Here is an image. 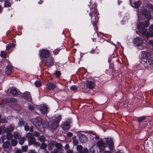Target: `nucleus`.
I'll list each match as a JSON object with an SVG mask.
<instances>
[{"label":"nucleus","mask_w":153,"mask_h":153,"mask_svg":"<svg viewBox=\"0 0 153 153\" xmlns=\"http://www.w3.org/2000/svg\"><path fill=\"white\" fill-rule=\"evenodd\" d=\"M18 124L19 125L22 126L23 125L24 122L22 121H21L19 122Z\"/></svg>","instance_id":"864d4df0"},{"label":"nucleus","mask_w":153,"mask_h":153,"mask_svg":"<svg viewBox=\"0 0 153 153\" xmlns=\"http://www.w3.org/2000/svg\"><path fill=\"white\" fill-rule=\"evenodd\" d=\"M39 140L42 142H43L45 141V137L44 136H40L38 138Z\"/></svg>","instance_id":"f704fd0d"},{"label":"nucleus","mask_w":153,"mask_h":153,"mask_svg":"<svg viewBox=\"0 0 153 153\" xmlns=\"http://www.w3.org/2000/svg\"><path fill=\"white\" fill-rule=\"evenodd\" d=\"M27 153H36L34 150H31L27 152Z\"/></svg>","instance_id":"3c124183"},{"label":"nucleus","mask_w":153,"mask_h":153,"mask_svg":"<svg viewBox=\"0 0 153 153\" xmlns=\"http://www.w3.org/2000/svg\"><path fill=\"white\" fill-rule=\"evenodd\" d=\"M82 152V153H88V150L86 148H84Z\"/></svg>","instance_id":"37998d69"},{"label":"nucleus","mask_w":153,"mask_h":153,"mask_svg":"<svg viewBox=\"0 0 153 153\" xmlns=\"http://www.w3.org/2000/svg\"><path fill=\"white\" fill-rule=\"evenodd\" d=\"M25 140L26 139L25 138L22 137L19 140V143L21 145L23 144Z\"/></svg>","instance_id":"473e14b6"},{"label":"nucleus","mask_w":153,"mask_h":153,"mask_svg":"<svg viewBox=\"0 0 153 153\" xmlns=\"http://www.w3.org/2000/svg\"><path fill=\"white\" fill-rule=\"evenodd\" d=\"M35 85L37 87H39L41 85V82L39 81H36L34 83Z\"/></svg>","instance_id":"7c9ffc66"},{"label":"nucleus","mask_w":153,"mask_h":153,"mask_svg":"<svg viewBox=\"0 0 153 153\" xmlns=\"http://www.w3.org/2000/svg\"><path fill=\"white\" fill-rule=\"evenodd\" d=\"M10 93L13 96L17 95L18 94V92L16 89L14 88H10Z\"/></svg>","instance_id":"6ab92c4d"},{"label":"nucleus","mask_w":153,"mask_h":153,"mask_svg":"<svg viewBox=\"0 0 153 153\" xmlns=\"http://www.w3.org/2000/svg\"><path fill=\"white\" fill-rule=\"evenodd\" d=\"M60 75V72L59 71H57L55 73V75L56 77H59Z\"/></svg>","instance_id":"79ce46f5"},{"label":"nucleus","mask_w":153,"mask_h":153,"mask_svg":"<svg viewBox=\"0 0 153 153\" xmlns=\"http://www.w3.org/2000/svg\"><path fill=\"white\" fill-rule=\"evenodd\" d=\"M48 108L45 105H41L40 108V110L41 113L42 114H45L47 112Z\"/></svg>","instance_id":"a211bd4d"},{"label":"nucleus","mask_w":153,"mask_h":153,"mask_svg":"<svg viewBox=\"0 0 153 153\" xmlns=\"http://www.w3.org/2000/svg\"><path fill=\"white\" fill-rule=\"evenodd\" d=\"M33 127L32 126L30 127V131L31 132H33Z\"/></svg>","instance_id":"69168bd1"},{"label":"nucleus","mask_w":153,"mask_h":153,"mask_svg":"<svg viewBox=\"0 0 153 153\" xmlns=\"http://www.w3.org/2000/svg\"><path fill=\"white\" fill-rule=\"evenodd\" d=\"M6 100H8V99H5ZM17 100L14 98H10L9 100H7V102L10 101V102H16Z\"/></svg>","instance_id":"ea45409f"},{"label":"nucleus","mask_w":153,"mask_h":153,"mask_svg":"<svg viewBox=\"0 0 153 153\" xmlns=\"http://www.w3.org/2000/svg\"><path fill=\"white\" fill-rule=\"evenodd\" d=\"M11 48V45L9 44L7 45L6 46V49L7 50H9Z\"/></svg>","instance_id":"6e6d98bb"},{"label":"nucleus","mask_w":153,"mask_h":153,"mask_svg":"<svg viewBox=\"0 0 153 153\" xmlns=\"http://www.w3.org/2000/svg\"><path fill=\"white\" fill-rule=\"evenodd\" d=\"M67 135L68 137H72L73 135V134L71 132H68L67 133Z\"/></svg>","instance_id":"09e8293b"},{"label":"nucleus","mask_w":153,"mask_h":153,"mask_svg":"<svg viewBox=\"0 0 153 153\" xmlns=\"http://www.w3.org/2000/svg\"><path fill=\"white\" fill-rule=\"evenodd\" d=\"M3 129V130L4 129V127H3L2 126H0V134H1V133L2 131V129Z\"/></svg>","instance_id":"13d9d810"},{"label":"nucleus","mask_w":153,"mask_h":153,"mask_svg":"<svg viewBox=\"0 0 153 153\" xmlns=\"http://www.w3.org/2000/svg\"><path fill=\"white\" fill-rule=\"evenodd\" d=\"M133 42L135 46H140L143 43V41L142 38L136 37L134 39Z\"/></svg>","instance_id":"6e6552de"},{"label":"nucleus","mask_w":153,"mask_h":153,"mask_svg":"<svg viewBox=\"0 0 153 153\" xmlns=\"http://www.w3.org/2000/svg\"><path fill=\"white\" fill-rule=\"evenodd\" d=\"M28 108L30 110H33L34 109V107L33 105H30L28 106Z\"/></svg>","instance_id":"a18cd8bd"},{"label":"nucleus","mask_w":153,"mask_h":153,"mask_svg":"<svg viewBox=\"0 0 153 153\" xmlns=\"http://www.w3.org/2000/svg\"><path fill=\"white\" fill-rule=\"evenodd\" d=\"M149 22L148 20H146L143 23H140L138 26V31L143 35L145 36L148 39L150 36H153V25L149 27V32H146L147 30L145 27H148L149 25Z\"/></svg>","instance_id":"f257e3e1"},{"label":"nucleus","mask_w":153,"mask_h":153,"mask_svg":"<svg viewBox=\"0 0 153 153\" xmlns=\"http://www.w3.org/2000/svg\"><path fill=\"white\" fill-rule=\"evenodd\" d=\"M5 3L4 4V7H10L11 6V3L8 1L7 0H4Z\"/></svg>","instance_id":"bb28decb"},{"label":"nucleus","mask_w":153,"mask_h":153,"mask_svg":"<svg viewBox=\"0 0 153 153\" xmlns=\"http://www.w3.org/2000/svg\"><path fill=\"white\" fill-rule=\"evenodd\" d=\"M149 44L152 46H153V42L152 40H150L149 42Z\"/></svg>","instance_id":"bf43d9fd"},{"label":"nucleus","mask_w":153,"mask_h":153,"mask_svg":"<svg viewBox=\"0 0 153 153\" xmlns=\"http://www.w3.org/2000/svg\"><path fill=\"white\" fill-rule=\"evenodd\" d=\"M79 140L81 143H84L87 141V138L85 135L83 134H80L79 137Z\"/></svg>","instance_id":"dca6fc26"},{"label":"nucleus","mask_w":153,"mask_h":153,"mask_svg":"<svg viewBox=\"0 0 153 153\" xmlns=\"http://www.w3.org/2000/svg\"><path fill=\"white\" fill-rule=\"evenodd\" d=\"M62 119V116L59 115L57 116L55 118L54 121L56 122L59 123V122Z\"/></svg>","instance_id":"a878e982"},{"label":"nucleus","mask_w":153,"mask_h":153,"mask_svg":"<svg viewBox=\"0 0 153 153\" xmlns=\"http://www.w3.org/2000/svg\"><path fill=\"white\" fill-rule=\"evenodd\" d=\"M12 72V67L10 65H8L6 67L5 70V72L6 74L10 75Z\"/></svg>","instance_id":"f3484780"},{"label":"nucleus","mask_w":153,"mask_h":153,"mask_svg":"<svg viewBox=\"0 0 153 153\" xmlns=\"http://www.w3.org/2000/svg\"><path fill=\"white\" fill-rule=\"evenodd\" d=\"M76 149L79 152L78 153H82V147L81 145H77L76 147Z\"/></svg>","instance_id":"cd10ccee"},{"label":"nucleus","mask_w":153,"mask_h":153,"mask_svg":"<svg viewBox=\"0 0 153 153\" xmlns=\"http://www.w3.org/2000/svg\"><path fill=\"white\" fill-rule=\"evenodd\" d=\"M10 145V143L8 141H6L3 143L2 146L4 149H5L7 148Z\"/></svg>","instance_id":"b1692460"},{"label":"nucleus","mask_w":153,"mask_h":153,"mask_svg":"<svg viewBox=\"0 0 153 153\" xmlns=\"http://www.w3.org/2000/svg\"><path fill=\"white\" fill-rule=\"evenodd\" d=\"M15 128V126L14 124H10L7 126L6 128L4 127V131L6 133L12 132L14 130Z\"/></svg>","instance_id":"1a4fd4ad"},{"label":"nucleus","mask_w":153,"mask_h":153,"mask_svg":"<svg viewBox=\"0 0 153 153\" xmlns=\"http://www.w3.org/2000/svg\"><path fill=\"white\" fill-rule=\"evenodd\" d=\"M59 51H60L59 49V50L58 49H56L53 51V52L55 54H57L59 52Z\"/></svg>","instance_id":"de8ad7c7"},{"label":"nucleus","mask_w":153,"mask_h":153,"mask_svg":"<svg viewBox=\"0 0 153 153\" xmlns=\"http://www.w3.org/2000/svg\"><path fill=\"white\" fill-rule=\"evenodd\" d=\"M89 15L91 17V22L93 26L96 27V24L98 20V13L96 9H95L93 13H90Z\"/></svg>","instance_id":"7ed1b4c3"},{"label":"nucleus","mask_w":153,"mask_h":153,"mask_svg":"<svg viewBox=\"0 0 153 153\" xmlns=\"http://www.w3.org/2000/svg\"><path fill=\"white\" fill-rule=\"evenodd\" d=\"M32 134L31 133H28L27 134V137H28L29 143H30L31 144H33L36 141V140L33 137H30V136H31Z\"/></svg>","instance_id":"4468645a"},{"label":"nucleus","mask_w":153,"mask_h":153,"mask_svg":"<svg viewBox=\"0 0 153 153\" xmlns=\"http://www.w3.org/2000/svg\"><path fill=\"white\" fill-rule=\"evenodd\" d=\"M106 142L108 145L110 149H112L114 144L112 140L110 138H108Z\"/></svg>","instance_id":"2eb2a0df"},{"label":"nucleus","mask_w":153,"mask_h":153,"mask_svg":"<svg viewBox=\"0 0 153 153\" xmlns=\"http://www.w3.org/2000/svg\"><path fill=\"white\" fill-rule=\"evenodd\" d=\"M69 147V146L68 144H66L64 146V149H68Z\"/></svg>","instance_id":"5fc2aeb1"},{"label":"nucleus","mask_w":153,"mask_h":153,"mask_svg":"<svg viewBox=\"0 0 153 153\" xmlns=\"http://www.w3.org/2000/svg\"><path fill=\"white\" fill-rule=\"evenodd\" d=\"M6 56V54L5 53L4 51H2L1 52V53L0 54V56L4 58H5Z\"/></svg>","instance_id":"4c0bfd02"},{"label":"nucleus","mask_w":153,"mask_h":153,"mask_svg":"<svg viewBox=\"0 0 153 153\" xmlns=\"http://www.w3.org/2000/svg\"><path fill=\"white\" fill-rule=\"evenodd\" d=\"M32 122L33 124L40 131H44V128L42 127V123L38 120L36 118H33L32 119Z\"/></svg>","instance_id":"39448f33"},{"label":"nucleus","mask_w":153,"mask_h":153,"mask_svg":"<svg viewBox=\"0 0 153 153\" xmlns=\"http://www.w3.org/2000/svg\"><path fill=\"white\" fill-rule=\"evenodd\" d=\"M6 133L7 134L6 136L7 139L8 140H10L13 137V135L10 132Z\"/></svg>","instance_id":"393cba45"},{"label":"nucleus","mask_w":153,"mask_h":153,"mask_svg":"<svg viewBox=\"0 0 153 153\" xmlns=\"http://www.w3.org/2000/svg\"><path fill=\"white\" fill-rule=\"evenodd\" d=\"M39 52L40 58L42 60L50 56V53L47 50L42 49L39 50Z\"/></svg>","instance_id":"20e7f679"},{"label":"nucleus","mask_w":153,"mask_h":153,"mask_svg":"<svg viewBox=\"0 0 153 153\" xmlns=\"http://www.w3.org/2000/svg\"><path fill=\"white\" fill-rule=\"evenodd\" d=\"M24 128L25 130L26 131H28L29 129V127L27 125L25 126Z\"/></svg>","instance_id":"603ef678"},{"label":"nucleus","mask_w":153,"mask_h":153,"mask_svg":"<svg viewBox=\"0 0 153 153\" xmlns=\"http://www.w3.org/2000/svg\"><path fill=\"white\" fill-rule=\"evenodd\" d=\"M55 145L56 147L58 149H60L62 147L61 144L59 143H56L55 144Z\"/></svg>","instance_id":"c9c22d12"},{"label":"nucleus","mask_w":153,"mask_h":153,"mask_svg":"<svg viewBox=\"0 0 153 153\" xmlns=\"http://www.w3.org/2000/svg\"><path fill=\"white\" fill-rule=\"evenodd\" d=\"M3 8L2 6L0 5V13L2 11Z\"/></svg>","instance_id":"0e129e2a"},{"label":"nucleus","mask_w":153,"mask_h":153,"mask_svg":"<svg viewBox=\"0 0 153 153\" xmlns=\"http://www.w3.org/2000/svg\"><path fill=\"white\" fill-rule=\"evenodd\" d=\"M86 87L90 89H92L94 88L95 86V84L94 82L92 81H88L86 83Z\"/></svg>","instance_id":"f8f14e48"},{"label":"nucleus","mask_w":153,"mask_h":153,"mask_svg":"<svg viewBox=\"0 0 153 153\" xmlns=\"http://www.w3.org/2000/svg\"><path fill=\"white\" fill-rule=\"evenodd\" d=\"M143 56L146 60V62L148 65V68L153 69V55L148 52L143 51Z\"/></svg>","instance_id":"f03ea898"},{"label":"nucleus","mask_w":153,"mask_h":153,"mask_svg":"<svg viewBox=\"0 0 153 153\" xmlns=\"http://www.w3.org/2000/svg\"><path fill=\"white\" fill-rule=\"evenodd\" d=\"M61 128L65 130H66L70 128V125L68 122L65 121L62 123L61 125Z\"/></svg>","instance_id":"9b49d317"},{"label":"nucleus","mask_w":153,"mask_h":153,"mask_svg":"<svg viewBox=\"0 0 153 153\" xmlns=\"http://www.w3.org/2000/svg\"><path fill=\"white\" fill-rule=\"evenodd\" d=\"M13 136L14 138L16 139H19L21 137L20 133L17 131H15L13 132Z\"/></svg>","instance_id":"5701e85b"},{"label":"nucleus","mask_w":153,"mask_h":153,"mask_svg":"<svg viewBox=\"0 0 153 153\" xmlns=\"http://www.w3.org/2000/svg\"><path fill=\"white\" fill-rule=\"evenodd\" d=\"M146 119L145 117H143L138 119V121L139 122H142Z\"/></svg>","instance_id":"a19ab883"},{"label":"nucleus","mask_w":153,"mask_h":153,"mask_svg":"<svg viewBox=\"0 0 153 153\" xmlns=\"http://www.w3.org/2000/svg\"><path fill=\"white\" fill-rule=\"evenodd\" d=\"M34 136L36 137H38L40 136V134L37 131H35L34 132Z\"/></svg>","instance_id":"49530a36"},{"label":"nucleus","mask_w":153,"mask_h":153,"mask_svg":"<svg viewBox=\"0 0 153 153\" xmlns=\"http://www.w3.org/2000/svg\"><path fill=\"white\" fill-rule=\"evenodd\" d=\"M90 52L91 53H94V50H92Z\"/></svg>","instance_id":"338daca9"},{"label":"nucleus","mask_w":153,"mask_h":153,"mask_svg":"<svg viewBox=\"0 0 153 153\" xmlns=\"http://www.w3.org/2000/svg\"><path fill=\"white\" fill-rule=\"evenodd\" d=\"M42 127L44 128H44H48L49 127V122L45 120L42 121Z\"/></svg>","instance_id":"aec40b11"},{"label":"nucleus","mask_w":153,"mask_h":153,"mask_svg":"<svg viewBox=\"0 0 153 153\" xmlns=\"http://www.w3.org/2000/svg\"><path fill=\"white\" fill-rule=\"evenodd\" d=\"M142 15L145 16L147 19H150L151 16L150 12L149 11H147L146 10L144 9L142 12Z\"/></svg>","instance_id":"9d476101"},{"label":"nucleus","mask_w":153,"mask_h":153,"mask_svg":"<svg viewBox=\"0 0 153 153\" xmlns=\"http://www.w3.org/2000/svg\"><path fill=\"white\" fill-rule=\"evenodd\" d=\"M103 153H111V152L109 151H105Z\"/></svg>","instance_id":"774afa93"},{"label":"nucleus","mask_w":153,"mask_h":153,"mask_svg":"<svg viewBox=\"0 0 153 153\" xmlns=\"http://www.w3.org/2000/svg\"><path fill=\"white\" fill-rule=\"evenodd\" d=\"M73 140L74 145L75 146H76L78 144V140L76 139V137L75 136L73 137Z\"/></svg>","instance_id":"c756f323"},{"label":"nucleus","mask_w":153,"mask_h":153,"mask_svg":"<svg viewBox=\"0 0 153 153\" xmlns=\"http://www.w3.org/2000/svg\"><path fill=\"white\" fill-rule=\"evenodd\" d=\"M97 145L101 152L104 150L105 148L106 147V144L102 140L98 141L97 143Z\"/></svg>","instance_id":"0eeeda50"},{"label":"nucleus","mask_w":153,"mask_h":153,"mask_svg":"<svg viewBox=\"0 0 153 153\" xmlns=\"http://www.w3.org/2000/svg\"><path fill=\"white\" fill-rule=\"evenodd\" d=\"M27 146H23L22 148V150L23 152H26L27 151Z\"/></svg>","instance_id":"e433bc0d"},{"label":"nucleus","mask_w":153,"mask_h":153,"mask_svg":"<svg viewBox=\"0 0 153 153\" xmlns=\"http://www.w3.org/2000/svg\"><path fill=\"white\" fill-rule=\"evenodd\" d=\"M42 60L44 63L45 65L48 67H51L53 63V59L51 56L44 59Z\"/></svg>","instance_id":"423d86ee"},{"label":"nucleus","mask_w":153,"mask_h":153,"mask_svg":"<svg viewBox=\"0 0 153 153\" xmlns=\"http://www.w3.org/2000/svg\"><path fill=\"white\" fill-rule=\"evenodd\" d=\"M3 80V77L2 76H1V75H0V82H2Z\"/></svg>","instance_id":"e2e57ef3"},{"label":"nucleus","mask_w":153,"mask_h":153,"mask_svg":"<svg viewBox=\"0 0 153 153\" xmlns=\"http://www.w3.org/2000/svg\"><path fill=\"white\" fill-rule=\"evenodd\" d=\"M77 88L76 85H73L70 87V88L71 90L75 91L77 90Z\"/></svg>","instance_id":"72a5a7b5"},{"label":"nucleus","mask_w":153,"mask_h":153,"mask_svg":"<svg viewBox=\"0 0 153 153\" xmlns=\"http://www.w3.org/2000/svg\"><path fill=\"white\" fill-rule=\"evenodd\" d=\"M16 153H22V152L21 150L17 149L16 150Z\"/></svg>","instance_id":"680f3d73"},{"label":"nucleus","mask_w":153,"mask_h":153,"mask_svg":"<svg viewBox=\"0 0 153 153\" xmlns=\"http://www.w3.org/2000/svg\"><path fill=\"white\" fill-rule=\"evenodd\" d=\"M17 141L15 139H13L11 142V145L13 146H16L17 144Z\"/></svg>","instance_id":"c85d7f7f"},{"label":"nucleus","mask_w":153,"mask_h":153,"mask_svg":"<svg viewBox=\"0 0 153 153\" xmlns=\"http://www.w3.org/2000/svg\"><path fill=\"white\" fill-rule=\"evenodd\" d=\"M59 124V123L55 121H53L51 124V128L52 129H56L58 126Z\"/></svg>","instance_id":"4be33fe9"},{"label":"nucleus","mask_w":153,"mask_h":153,"mask_svg":"<svg viewBox=\"0 0 153 153\" xmlns=\"http://www.w3.org/2000/svg\"><path fill=\"white\" fill-rule=\"evenodd\" d=\"M33 145L36 147H39L40 146V143L39 142H37L36 141Z\"/></svg>","instance_id":"c03bdc74"},{"label":"nucleus","mask_w":153,"mask_h":153,"mask_svg":"<svg viewBox=\"0 0 153 153\" xmlns=\"http://www.w3.org/2000/svg\"><path fill=\"white\" fill-rule=\"evenodd\" d=\"M22 96L25 99H27L28 101H30L31 100V97L29 92L25 91L23 94Z\"/></svg>","instance_id":"ddd939ff"},{"label":"nucleus","mask_w":153,"mask_h":153,"mask_svg":"<svg viewBox=\"0 0 153 153\" xmlns=\"http://www.w3.org/2000/svg\"><path fill=\"white\" fill-rule=\"evenodd\" d=\"M59 150L57 149H55L53 150V151H51V153H57Z\"/></svg>","instance_id":"8fccbe9b"},{"label":"nucleus","mask_w":153,"mask_h":153,"mask_svg":"<svg viewBox=\"0 0 153 153\" xmlns=\"http://www.w3.org/2000/svg\"><path fill=\"white\" fill-rule=\"evenodd\" d=\"M73 150L71 149H68L67 151V153H73Z\"/></svg>","instance_id":"052dcab7"},{"label":"nucleus","mask_w":153,"mask_h":153,"mask_svg":"<svg viewBox=\"0 0 153 153\" xmlns=\"http://www.w3.org/2000/svg\"><path fill=\"white\" fill-rule=\"evenodd\" d=\"M47 147V145L45 143H43L42 144L41 147L42 149H45Z\"/></svg>","instance_id":"58836bf2"},{"label":"nucleus","mask_w":153,"mask_h":153,"mask_svg":"<svg viewBox=\"0 0 153 153\" xmlns=\"http://www.w3.org/2000/svg\"><path fill=\"white\" fill-rule=\"evenodd\" d=\"M0 122L1 123L2 122V123H5L7 122V120L5 119H2L1 121H0Z\"/></svg>","instance_id":"4d7b16f0"},{"label":"nucleus","mask_w":153,"mask_h":153,"mask_svg":"<svg viewBox=\"0 0 153 153\" xmlns=\"http://www.w3.org/2000/svg\"><path fill=\"white\" fill-rule=\"evenodd\" d=\"M146 7L153 12V6L152 4H147L146 5Z\"/></svg>","instance_id":"2f4dec72"},{"label":"nucleus","mask_w":153,"mask_h":153,"mask_svg":"<svg viewBox=\"0 0 153 153\" xmlns=\"http://www.w3.org/2000/svg\"><path fill=\"white\" fill-rule=\"evenodd\" d=\"M47 88L50 90H53L56 87L54 83H50L47 84Z\"/></svg>","instance_id":"412c9836"}]
</instances>
